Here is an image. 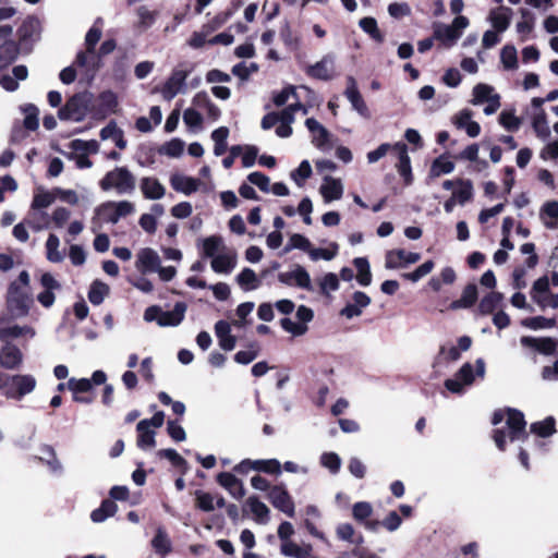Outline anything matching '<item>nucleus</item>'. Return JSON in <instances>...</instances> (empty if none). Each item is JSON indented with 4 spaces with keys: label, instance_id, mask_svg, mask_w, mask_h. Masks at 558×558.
<instances>
[{
    "label": "nucleus",
    "instance_id": "obj_25",
    "mask_svg": "<svg viewBox=\"0 0 558 558\" xmlns=\"http://www.w3.org/2000/svg\"><path fill=\"white\" fill-rule=\"evenodd\" d=\"M325 181L326 183L323 184L319 189L324 201L328 203L340 199L343 194V186L341 181L331 177H326Z\"/></svg>",
    "mask_w": 558,
    "mask_h": 558
},
{
    "label": "nucleus",
    "instance_id": "obj_39",
    "mask_svg": "<svg viewBox=\"0 0 558 558\" xmlns=\"http://www.w3.org/2000/svg\"><path fill=\"white\" fill-rule=\"evenodd\" d=\"M454 170V163L441 155L435 158L429 168V177L438 178L441 174L451 173Z\"/></svg>",
    "mask_w": 558,
    "mask_h": 558
},
{
    "label": "nucleus",
    "instance_id": "obj_57",
    "mask_svg": "<svg viewBox=\"0 0 558 558\" xmlns=\"http://www.w3.org/2000/svg\"><path fill=\"white\" fill-rule=\"evenodd\" d=\"M60 245L59 238L50 233L46 242L47 259L52 263H59L62 260V255L58 251Z\"/></svg>",
    "mask_w": 558,
    "mask_h": 558
},
{
    "label": "nucleus",
    "instance_id": "obj_35",
    "mask_svg": "<svg viewBox=\"0 0 558 558\" xmlns=\"http://www.w3.org/2000/svg\"><path fill=\"white\" fill-rule=\"evenodd\" d=\"M118 510L117 504L111 499H104L100 506L93 510L90 513V519L93 522L100 523L106 519L114 515Z\"/></svg>",
    "mask_w": 558,
    "mask_h": 558
},
{
    "label": "nucleus",
    "instance_id": "obj_3",
    "mask_svg": "<svg viewBox=\"0 0 558 558\" xmlns=\"http://www.w3.org/2000/svg\"><path fill=\"white\" fill-rule=\"evenodd\" d=\"M33 299L28 290L13 281L8 288L7 308L14 318L27 316Z\"/></svg>",
    "mask_w": 558,
    "mask_h": 558
},
{
    "label": "nucleus",
    "instance_id": "obj_51",
    "mask_svg": "<svg viewBox=\"0 0 558 558\" xmlns=\"http://www.w3.org/2000/svg\"><path fill=\"white\" fill-rule=\"evenodd\" d=\"M232 14H233L232 9L217 13L210 21H208L207 23H205L202 26L203 31H205L208 34L217 31L218 28H220L223 24H226L228 22V20L232 16Z\"/></svg>",
    "mask_w": 558,
    "mask_h": 558
},
{
    "label": "nucleus",
    "instance_id": "obj_1",
    "mask_svg": "<svg viewBox=\"0 0 558 558\" xmlns=\"http://www.w3.org/2000/svg\"><path fill=\"white\" fill-rule=\"evenodd\" d=\"M135 185V177L126 167H116L99 181L102 191L114 189L119 194L132 193Z\"/></svg>",
    "mask_w": 558,
    "mask_h": 558
},
{
    "label": "nucleus",
    "instance_id": "obj_48",
    "mask_svg": "<svg viewBox=\"0 0 558 558\" xmlns=\"http://www.w3.org/2000/svg\"><path fill=\"white\" fill-rule=\"evenodd\" d=\"M360 27L377 43L384 41V35L378 28L377 21L374 17L366 16L360 20Z\"/></svg>",
    "mask_w": 558,
    "mask_h": 558
},
{
    "label": "nucleus",
    "instance_id": "obj_31",
    "mask_svg": "<svg viewBox=\"0 0 558 558\" xmlns=\"http://www.w3.org/2000/svg\"><path fill=\"white\" fill-rule=\"evenodd\" d=\"M170 182L175 191L182 192L185 195L196 192L199 186V180L192 177L172 175Z\"/></svg>",
    "mask_w": 558,
    "mask_h": 558
},
{
    "label": "nucleus",
    "instance_id": "obj_49",
    "mask_svg": "<svg viewBox=\"0 0 558 558\" xmlns=\"http://www.w3.org/2000/svg\"><path fill=\"white\" fill-rule=\"evenodd\" d=\"M494 88L487 84L478 83L473 87V105L488 102L493 99Z\"/></svg>",
    "mask_w": 558,
    "mask_h": 558
},
{
    "label": "nucleus",
    "instance_id": "obj_44",
    "mask_svg": "<svg viewBox=\"0 0 558 558\" xmlns=\"http://www.w3.org/2000/svg\"><path fill=\"white\" fill-rule=\"evenodd\" d=\"M235 266V258L229 255H217L211 259V268L217 274H229Z\"/></svg>",
    "mask_w": 558,
    "mask_h": 558
},
{
    "label": "nucleus",
    "instance_id": "obj_4",
    "mask_svg": "<svg viewBox=\"0 0 558 558\" xmlns=\"http://www.w3.org/2000/svg\"><path fill=\"white\" fill-rule=\"evenodd\" d=\"M87 108L88 99L86 94L76 93L59 109L58 117L62 121L73 120L80 122L85 118Z\"/></svg>",
    "mask_w": 558,
    "mask_h": 558
},
{
    "label": "nucleus",
    "instance_id": "obj_34",
    "mask_svg": "<svg viewBox=\"0 0 558 558\" xmlns=\"http://www.w3.org/2000/svg\"><path fill=\"white\" fill-rule=\"evenodd\" d=\"M236 282L244 291L256 290L262 284L255 271L248 267L243 268L236 276Z\"/></svg>",
    "mask_w": 558,
    "mask_h": 558
},
{
    "label": "nucleus",
    "instance_id": "obj_53",
    "mask_svg": "<svg viewBox=\"0 0 558 558\" xmlns=\"http://www.w3.org/2000/svg\"><path fill=\"white\" fill-rule=\"evenodd\" d=\"M195 495V507L204 512H211L215 509V496L210 493L197 489Z\"/></svg>",
    "mask_w": 558,
    "mask_h": 558
},
{
    "label": "nucleus",
    "instance_id": "obj_59",
    "mask_svg": "<svg viewBox=\"0 0 558 558\" xmlns=\"http://www.w3.org/2000/svg\"><path fill=\"white\" fill-rule=\"evenodd\" d=\"M70 147L74 151H81L83 154H97L99 150V144L96 140L84 141V140H73L70 143Z\"/></svg>",
    "mask_w": 558,
    "mask_h": 558
},
{
    "label": "nucleus",
    "instance_id": "obj_6",
    "mask_svg": "<svg viewBox=\"0 0 558 558\" xmlns=\"http://www.w3.org/2000/svg\"><path fill=\"white\" fill-rule=\"evenodd\" d=\"M269 502L290 518L295 514V505L284 484L272 485L267 494Z\"/></svg>",
    "mask_w": 558,
    "mask_h": 558
},
{
    "label": "nucleus",
    "instance_id": "obj_55",
    "mask_svg": "<svg viewBox=\"0 0 558 558\" xmlns=\"http://www.w3.org/2000/svg\"><path fill=\"white\" fill-rule=\"evenodd\" d=\"M24 112V128L28 131H36L39 126L38 108L33 104H28L25 106Z\"/></svg>",
    "mask_w": 558,
    "mask_h": 558
},
{
    "label": "nucleus",
    "instance_id": "obj_9",
    "mask_svg": "<svg viewBox=\"0 0 558 558\" xmlns=\"http://www.w3.org/2000/svg\"><path fill=\"white\" fill-rule=\"evenodd\" d=\"M520 342L523 347L534 349L543 355L553 356L557 354L558 340L551 337L523 336Z\"/></svg>",
    "mask_w": 558,
    "mask_h": 558
},
{
    "label": "nucleus",
    "instance_id": "obj_21",
    "mask_svg": "<svg viewBox=\"0 0 558 558\" xmlns=\"http://www.w3.org/2000/svg\"><path fill=\"white\" fill-rule=\"evenodd\" d=\"M305 125H306L307 130L311 132V134L313 135L312 143L317 148H323L329 143L330 133L316 119L307 118L305 120Z\"/></svg>",
    "mask_w": 558,
    "mask_h": 558
},
{
    "label": "nucleus",
    "instance_id": "obj_20",
    "mask_svg": "<svg viewBox=\"0 0 558 558\" xmlns=\"http://www.w3.org/2000/svg\"><path fill=\"white\" fill-rule=\"evenodd\" d=\"M215 333L218 338L219 345L225 351H231L236 344L235 336L231 335V326L227 320H218L215 324Z\"/></svg>",
    "mask_w": 558,
    "mask_h": 558
},
{
    "label": "nucleus",
    "instance_id": "obj_11",
    "mask_svg": "<svg viewBox=\"0 0 558 558\" xmlns=\"http://www.w3.org/2000/svg\"><path fill=\"white\" fill-rule=\"evenodd\" d=\"M190 70L174 69L162 87V96L167 100H171L180 93L185 85V80L190 74Z\"/></svg>",
    "mask_w": 558,
    "mask_h": 558
},
{
    "label": "nucleus",
    "instance_id": "obj_50",
    "mask_svg": "<svg viewBox=\"0 0 558 558\" xmlns=\"http://www.w3.org/2000/svg\"><path fill=\"white\" fill-rule=\"evenodd\" d=\"M223 247V241L220 235H210L203 240V256L216 257V253Z\"/></svg>",
    "mask_w": 558,
    "mask_h": 558
},
{
    "label": "nucleus",
    "instance_id": "obj_46",
    "mask_svg": "<svg viewBox=\"0 0 558 558\" xmlns=\"http://www.w3.org/2000/svg\"><path fill=\"white\" fill-rule=\"evenodd\" d=\"M136 432H137V447L141 449L146 448H153L156 446L155 440V430H153L149 426H145L143 428H140V422L136 425Z\"/></svg>",
    "mask_w": 558,
    "mask_h": 558
},
{
    "label": "nucleus",
    "instance_id": "obj_27",
    "mask_svg": "<svg viewBox=\"0 0 558 558\" xmlns=\"http://www.w3.org/2000/svg\"><path fill=\"white\" fill-rule=\"evenodd\" d=\"M157 456L160 459L169 460L171 465L180 472L181 476L187 474L190 470L189 462L177 450L172 448L160 449L157 451Z\"/></svg>",
    "mask_w": 558,
    "mask_h": 558
},
{
    "label": "nucleus",
    "instance_id": "obj_15",
    "mask_svg": "<svg viewBox=\"0 0 558 558\" xmlns=\"http://www.w3.org/2000/svg\"><path fill=\"white\" fill-rule=\"evenodd\" d=\"M66 387L73 392L74 402L89 404L94 401L92 396H84V393H87L93 389V385L89 379H76L72 377L68 380Z\"/></svg>",
    "mask_w": 558,
    "mask_h": 558
},
{
    "label": "nucleus",
    "instance_id": "obj_28",
    "mask_svg": "<svg viewBox=\"0 0 558 558\" xmlns=\"http://www.w3.org/2000/svg\"><path fill=\"white\" fill-rule=\"evenodd\" d=\"M245 506L250 508V511L254 515V520L259 524H265L269 520V508L259 500V498L255 495L250 496Z\"/></svg>",
    "mask_w": 558,
    "mask_h": 558
},
{
    "label": "nucleus",
    "instance_id": "obj_36",
    "mask_svg": "<svg viewBox=\"0 0 558 558\" xmlns=\"http://www.w3.org/2000/svg\"><path fill=\"white\" fill-rule=\"evenodd\" d=\"M434 38L441 41L445 47L449 48L459 39V34L456 33L450 25L436 24Z\"/></svg>",
    "mask_w": 558,
    "mask_h": 558
},
{
    "label": "nucleus",
    "instance_id": "obj_12",
    "mask_svg": "<svg viewBox=\"0 0 558 558\" xmlns=\"http://www.w3.org/2000/svg\"><path fill=\"white\" fill-rule=\"evenodd\" d=\"M278 280L287 286L295 284L299 288L312 290L310 274L304 267L300 265H298L296 268L292 271L280 272L278 275Z\"/></svg>",
    "mask_w": 558,
    "mask_h": 558
},
{
    "label": "nucleus",
    "instance_id": "obj_61",
    "mask_svg": "<svg viewBox=\"0 0 558 558\" xmlns=\"http://www.w3.org/2000/svg\"><path fill=\"white\" fill-rule=\"evenodd\" d=\"M435 263L429 259L420 265L414 271L402 274L405 280L416 282L434 269Z\"/></svg>",
    "mask_w": 558,
    "mask_h": 558
},
{
    "label": "nucleus",
    "instance_id": "obj_13",
    "mask_svg": "<svg viewBox=\"0 0 558 558\" xmlns=\"http://www.w3.org/2000/svg\"><path fill=\"white\" fill-rule=\"evenodd\" d=\"M216 482L235 499H242L245 496L246 490L242 481L230 472L218 473Z\"/></svg>",
    "mask_w": 558,
    "mask_h": 558
},
{
    "label": "nucleus",
    "instance_id": "obj_2",
    "mask_svg": "<svg viewBox=\"0 0 558 558\" xmlns=\"http://www.w3.org/2000/svg\"><path fill=\"white\" fill-rule=\"evenodd\" d=\"M186 310L187 305L184 302H177L173 310L167 312L158 305H151L145 310L144 319L156 320L160 327H175L183 322Z\"/></svg>",
    "mask_w": 558,
    "mask_h": 558
},
{
    "label": "nucleus",
    "instance_id": "obj_60",
    "mask_svg": "<svg viewBox=\"0 0 558 558\" xmlns=\"http://www.w3.org/2000/svg\"><path fill=\"white\" fill-rule=\"evenodd\" d=\"M184 149V142L180 138H172L159 148V154L169 157H180Z\"/></svg>",
    "mask_w": 558,
    "mask_h": 558
},
{
    "label": "nucleus",
    "instance_id": "obj_16",
    "mask_svg": "<svg viewBox=\"0 0 558 558\" xmlns=\"http://www.w3.org/2000/svg\"><path fill=\"white\" fill-rule=\"evenodd\" d=\"M159 265L160 258L153 248L145 247L138 252L135 266L141 274L155 272Z\"/></svg>",
    "mask_w": 558,
    "mask_h": 558
},
{
    "label": "nucleus",
    "instance_id": "obj_37",
    "mask_svg": "<svg viewBox=\"0 0 558 558\" xmlns=\"http://www.w3.org/2000/svg\"><path fill=\"white\" fill-rule=\"evenodd\" d=\"M452 196L458 201L460 205L472 201L473 198V183L469 179L458 178L457 189L453 190Z\"/></svg>",
    "mask_w": 558,
    "mask_h": 558
},
{
    "label": "nucleus",
    "instance_id": "obj_26",
    "mask_svg": "<svg viewBox=\"0 0 558 558\" xmlns=\"http://www.w3.org/2000/svg\"><path fill=\"white\" fill-rule=\"evenodd\" d=\"M141 190L147 199H160L166 193L163 185L156 178L149 177L141 180Z\"/></svg>",
    "mask_w": 558,
    "mask_h": 558
},
{
    "label": "nucleus",
    "instance_id": "obj_58",
    "mask_svg": "<svg viewBox=\"0 0 558 558\" xmlns=\"http://www.w3.org/2000/svg\"><path fill=\"white\" fill-rule=\"evenodd\" d=\"M373 514V507L367 501H357L352 507V517L359 523H363Z\"/></svg>",
    "mask_w": 558,
    "mask_h": 558
},
{
    "label": "nucleus",
    "instance_id": "obj_7",
    "mask_svg": "<svg viewBox=\"0 0 558 558\" xmlns=\"http://www.w3.org/2000/svg\"><path fill=\"white\" fill-rule=\"evenodd\" d=\"M505 412L507 414L506 424L509 429V439L511 441L526 440L529 438V433L526 432L524 414L520 410L513 408H506Z\"/></svg>",
    "mask_w": 558,
    "mask_h": 558
},
{
    "label": "nucleus",
    "instance_id": "obj_30",
    "mask_svg": "<svg viewBox=\"0 0 558 558\" xmlns=\"http://www.w3.org/2000/svg\"><path fill=\"white\" fill-rule=\"evenodd\" d=\"M549 280L547 276H543L534 281L531 298L541 307H546V295L549 293Z\"/></svg>",
    "mask_w": 558,
    "mask_h": 558
},
{
    "label": "nucleus",
    "instance_id": "obj_41",
    "mask_svg": "<svg viewBox=\"0 0 558 558\" xmlns=\"http://www.w3.org/2000/svg\"><path fill=\"white\" fill-rule=\"evenodd\" d=\"M522 21L517 23V32L521 35V41H525V35L533 32L535 25V16L527 9L520 10Z\"/></svg>",
    "mask_w": 558,
    "mask_h": 558
},
{
    "label": "nucleus",
    "instance_id": "obj_5",
    "mask_svg": "<svg viewBox=\"0 0 558 558\" xmlns=\"http://www.w3.org/2000/svg\"><path fill=\"white\" fill-rule=\"evenodd\" d=\"M36 387V379L32 375H9L4 395L9 399L21 400Z\"/></svg>",
    "mask_w": 558,
    "mask_h": 558
},
{
    "label": "nucleus",
    "instance_id": "obj_54",
    "mask_svg": "<svg viewBox=\"0 0 558 558\" xmlns=\"http://www.w3.org/2000/svg\"><path fill=\"white\" fill-rule=\"evenodd\" d=\"M500 60L507 70H515L518 68L517 49L512 45H506L500 52Z\"/></svg>",
    "mask_w": 558,
    "mask_h": 558
},
{
    "label": "nucleus",
    "instance_id": "obj_23",
    "mask_svg": "<svg viewBox=\"0 0 558 558\" xmlns=\"http://www.w3.org/2000/svg\"><path fill=\"white\" fill-rule=\"evenodd\" d=\"M478 298V291L475 283H468L461 294V298L452 301L449 304V310L457 311L460 308H470L472 307Z\"/></svg>",
    "mask_w": 558,
    "mask_h": 558
},
{
    "label": "nucleus",
    "instance_id": "obj_22",
    "mask_svg": "<svg viewBox=\"0 0 558 558\" xmlns=\"http://www.w3.org/2000/svg\"><path fill=\"white\" fill-rule=\"evenodd\" d=\"M512 10L508 7H499L497 9H493L489 12V21L498 33H504L508 29L511 23Z\"/></svg>",
    "mask_w": 558,
    "mask_h": 558
},
{
    "label": "nucleus",
    "instance_id": "obj_19",
    "mask_svg": "<svg viewBox=\"0 0 558 558\" xmlns=\"http://www.w3.org/2000/svg\"><path fill=\"white\" fill-rule=\"evenodd\" d=\"M393 149L398 150V163L397 169L399 174L403 178L407 185H410L413 181L411 159L408 154V147L404 143H396Z\"/></svg>",
    "mask_w": 558,
    "mask_h": 558
},
{
    "label": "nucleus",
    "instance_id": "obj_24",
    "mask_svg": "<svg viewBox=\"0 0 558 558\" xmlns=\"http://www.w3.org/2000/svg\"><path fill=\"white\" fill-rule=\"evenodd\" d=\"M504 294L498 291H492L484 295L478 303L477 311L480 315L486 316L494 314V312L501 306Z\"/></svg>",
    "mask_w": 558,
    "mask_h": 558
},
{
    "label": "nucleus",
    "instance_id": "obj_33",
    "mask_svg": "<svg viewBox=\"0 0 558 558\" xmlns=\"http://www.w3.org/2000/svg\"><path fill=\"white\" fill-rule=\"evenodd\" d=\"M530 432L542 438L550 437L557 432L555 417L547 416L543 421L532 423L530 425Z\"/></svg>",
    "mask_w": 558,
    "mask_h": 558
},
{
    "label": "nucleus",
    "instance_id": "obj_14",
    "mask_svg": "<svg viewBox=\"0 0 558 558\" xmlns=\"http://www.w3.org/2000/svg\"><path fill=\"white\" fill-rule=\"evenodd\" d=\"M344 95L351 102L354 110H356L362 117H369L368 107L366 106L353 76H348L347 78Z\"/></svg>",
    "mask_w": 558,
    "mask_h": 558
},
{
    "label": "nucleus",
    "instance_id": "obj_43",
    "mask_svg": "<svg viewBox=\"0 0 558 558\" xmlns=\"http://www.w3.org/2000/svg\"><path fill=\"white\" fill-rule=\"evenodd\" d=\"M19 49L14 41L9 40L0 45V68L11 64L17 58Z\"/></svg>",
    "mask_w": 558,
    "mask_h": 558
},
{
    "label": "nucleus",
    "instance_id": "obj_63",
    "mask_svg": "<svg viewBox=\"0 0 558 558\" xmlns=\"http://www.w3.org/2000/svg\"><path fill=\"white\" fill-rule=\"evenodd\" d=\"M337 536L339 539L347 541L350 543L361 544L363 542V536L360 535L357 539H354V527L350 523H341L337 526L336 530Z\"/></svg>",
    "mask_w": 558,
    "mask_h": 558
},
{
    "label": "nucleus",
    "instance_id": "obj_29",
    "mask_svg": "<svg viewBox=\"0 0 558 558\" xmlns=\"http://www.w3.org/2000/svg\"><path fill=\"white\" fill-rule=\"evenodd\" d=\"M150 543L155 553L158 554L161 558L166 557L172 551L171 539L162 527L157 529Z\"/></svg>",
    "mask_w": 558,
    "mask_h": 558
},
{
    "label": "nucleus",
    "instance_id": "obj_18",
    "mask_svg": "<svg viewBox=\"0 0 558 558\" xmlns=\"http://www.w3.org/2000/svg\"><path fill=\"white\" fill-rule=\"evenodd\" d=\"M332 64V58L330 56H324L322 60L315 64L308 65L305 69V73L307 76L315 80L330 81L333 77Z\"/></svg>",
    "mask_w": 558,
    "mask_h": 558
},
{
    "label": "nucleus",
    "instance_id": "obj_52",
    "mask_svg": "<svg viewBox=\"0 0 558 558\" xmlns=\"http://www.w3.org/2000/svg\"><path fill=\"white\" fill-rule=\"evenodd\" d=\"M532 126L536 135L543 140L550 135V129L547 123V116L544 110H541L534 116Z\"/></svg>",
    "mask_w": 558,
    "mask_h": 558
},
{
    "label": "nucleus",
    "instance_id": "obj_42",
    "mask_svg": "<svg viewBox=\"0 0 558 558\" xmlns=\"http://www.w3.org/2000/svg\"><path fill=\"white\" fill-rule=\"evenodd\" d=\"M229 136V129L227 126H220L213 131L211 138L215 142L214 154L216 156L223 155L228 149L227 138Z\"/></svg>",
    "mask_w": 558,
    "mask_h": 558
},
{
    "label": "nucleus",
    "instance_id": "obj_47",
    "mask_svg": "<svg viewBox=\"0 0 558 558\" xmlns=\"http://www.w3.org/2000/svg\"><path fill=\"white\" fill-rule=\"evenodd\" d=\"M253 470L270 475L281 474V463L277 459L254 460Z\"/></svg>",
    "mask_w": 558,
    "mask_h": 558
},
{
    "label": "nucleus",
    "instance_id": "obj_62",
    "mask_svg": "<svg viewBox=\"0 0 558 558\" xmlns=\"http://www.w3.org/2000/svg\"><path fill=\"white\" fill-rule=\"evenodd\" d=\"M292 248H299L310 254L312 244L310 240L304 235L294 233L290 236L289 244L284 247L283 252L288 253Z\"/></svg>",
    "mask_w": 558,
    "mask_h": 558
},
{
    "label": "nucleus",
    "instance_id": "obj_8",
    "mask_svg": "<svg viewBox=\"0 0 558 558\" xmlns=\"http://www.w3.org/2000/svg\"><path fill=\"white\" fill-rule=\"evenodd\" d=\"M101 17H98L94 25L88 29L85 36V47L86 50L78 51L75 58V63L80 68H84L87 65V54H95L96 53V45L101 38V28L97 26L98 23H101Z\"/></svg>",
    "mask_w": 558,
    "mask_h": 558
},
{
    "label": "nucleus",
    "instance_id": "obj_17",
    "mask_svg": "<svg viewBox=\"0 0 558 558\" xmlns=\"http://www.w3.org/2000/svg\"><path fill=\"white\" fill-rule=\"evenodd\" d=\"M23 354L13 343L8 342L0 349V366L5 369H16L21 366Z\"/></svg>",
    "mask_w": 558,
    "mask_h": 558
},
{
    "label": "nucleus",
    "instance_id": "obj_64",
    "mask_svg": "<svg viewBox=\"0 0 558 558\" xmlns=\"http://www.w3.org/2000/svg\"><path fill=\"white\" fill-rule=\"evenodd\" d=\"M499 123L508 131H517L521 125V120L512 111H502L499 114Z\"/></svg>",
    "mask_w": 558,
    "mask_h": 558
},
{
    "label": "nucleus",
    "instance_id": "obj_32",
    "mask_svg": "<svg viewBox=\"0 0 558 558\" xmlns=\"http://www.w3.org/2000/svg\"><path fill=\"white\" fill-rule=\"evenodd\" d=\"M100 137L101 140H113L116 146L119 149H124L126 147V140L124 138V133L120 128L117 126L116 122L113 121H111L100 130Z\"/></svg>",
    "mask_w": 558,
    "mask_h": 558
},
{
    "label": "nucleus",
    "instance_id": "obj_56",
    "mask_svg": "<svg viewBox=\"0 0 558 558\" xmlns=\"http://www.w3.org/2000/svg\"><path fill=\"white\" fill-rule=\"evenodd\" d=\"M250 350L239 351L234 354V361L239 364L247 365L259 354V344L254 341L248 344Z\"/></svg>",
    "mask_w": 558,
    "mask_h": 558
},
{
    "label": "nucleus",
    "instance_id": "obj_40",
    "mask_svg": "<svg viewBox=\"0 0 558 558\" xmlns=\"http://www.w3.org/2000/svg\"><path fill=\"white\" fill-rule=\"evenodd\" d=\"M556 324L557 320L555 317L547 318L544 316L526 317L521 320V326L532 330L554 328Z\"/></svg>",
    "mask_w": 558,
    "mask_h": 558
},
{
    "label": "nucleus",
    "instance_id": "obj_38",
    "mask_svg": "<svg viewBox=\"0 0 558 558\" xmlns=\"http://www.w3.org/2000/svg\"><path fill=\"white\" fill-rule=\"evenodd\" d=\"M352 263L357 270V282L363 287L369 286L372 282V272L368 259L366 257H355Z\"/></svg>",
    "mask_w": 558,
    "mask_h": 558
},
{
    "label": "nucleus",
    "instance_id": "obj_10",
    "mask_svg": "<svg viewBox=\"0 0 558 558\" xmlns=\"http://www.w3.org/2000/svg\"><path fill=\"white\" fill-rule=\"evenodd\" d=\"M420 259V253L407 252L402 248H398L387 252L385 266L387 269H397L409 264H415Z\"/></svg>",
    "mask_w": 558,
    "mask_h": 558
},
{
    "label": "nucleus",
    "instance_id": "obj_45",
    "mask_svg": "<svg viewBox=\"0 0 558 558\" xmlns=\"http://www.w3.org/2000/svg\"><path fill=\"white\" fill-rule=\"evenodd\" d=\"M108 293V284L99 280H95L89 288L88 300L93 305H99L104 302V299Z\"/></svg>",
    "mask_w": 558,
    "mask_h": 558
}]
</instances>
